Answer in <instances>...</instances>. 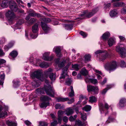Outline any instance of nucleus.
Returning <instances> with one entry per match:
<instances>
[{"mask_svg":"<svg viewBox=\"0 0 126 126\" xmlns=\"http://www.w3.org/2000/svg\"><path fill=\"white\" fill-rule=\"evenodd\" d=\"M41 25L43 30L46 34L49 33L51 31V29L48 25L42 21L41 22Z\"/></svg>","mask_w":126,"mask_h":126,"instance_id":"7","label":"nucleus"},{"mask_svg":"<svg viewBox=\"0 0 126 126\" xmlns=\"http://www.w3.org/2000/svg\"><path fill=\"white\" fill-rule=\"evenodd\" d=\"M24 22V21L23 19H20L18 20V23L19 25H21Z\"/></svg>","mask_w":126,"mask_h":126,"instance_id":"58","label":"nucleus"},{"mask_svg":"<svg viewBox=\"0 0 126 126\" xmlns=\"http://www.w3.org/2000/svg\"><path fill=\"white\" fill-rule=\"evenodd\" d=\"M80 113L81 117L82 119L84 121L86 120L87 119L86 114L85 113Z\"/></svg>","mask_w":126,"mask_h":126,"instance_id":"39","label":"nucleus"},{"mask_svg":"<svg viewBox=\"0 0 126 126\" xmlns=\"http://www.w3.org/2000/svg\"><path fill=\"white\" fill-rule=\"evenodd\" d=\"M110 35V34L109 32H106L103 34L101 37L103 40H106L108 39Z\"/></svg>","mask_w":126,"mask_h":126,"instance_id":"19","label":"nucleus"},{"mask_svg":"<svg viewBox=\"0 0 126 126\" xmlns=\"http://www.w3.org/2000/svg\"><path fill=\"white\" fill-rule=\"evenodd\" d=\"M119 104L120 107H122L125 106L126 105V99L124 98L121 99Z\"/></svg>","mask_w":126,"mask_h":126,"instance_id":"13","label":"nucleus"},{"mask_svg":"<svg viewBox=\"0 0 126 126\" xmlns=\"http://www.w3.org/2000/svg\"><path fill=\"white\" fill-rule=\"evenodd\" d=\"M18 55L17 52L15 50L12 51L10 54V56L13 58H14L17 56Z\"/></svg>","mask_w":126,"mask_h":126,"instance_id":"33","label":"nucleus"},{"mask_svg":"<svg viewBox=\"0 0 126 126\" xmlns=\"http://www.w3.org/2000/svg\"><path fill=\"white\" fill-rule=\"evenodd\" d=\"M43 75L46 78L49 77L52 81H54L55 80V78L54 76V73L52 72V70L50 68L45 71L44 72V75Z\"/></svg>","mask_w":126,"mask_h":126,"instance_id":"4","label":"nucleus"},{"mask_svg":"<svg viewBox=\"0 0 126 126\" xmlns=\"http://www.w3.org/2000/svg\"><path fill=\"white\" fill-rule=\"evenodd\" d=\"M99 106H100L101 109L102 110L103 109H102L103 106L107 110L108 109L109 107V106L107 103H105L104 106L102 103H100V104H99Z\"/></svg>","mask_w":126,"mask_h":126,"instance_id":"28","label":"nucleus"},{"mask_svg":"<svg viewBox=\"0 0 126 126\" xmlns=\"http://www.w3.org/2000/svg\"><path fill=\"white\" fill-rule=\"evenodd\" d=\"M5 53L3 52V50L0 49V56H3L4 55Z\"/></svg>","mask_w":126,"mask_h":126,"instance_id":"61","label":"nucleus"},{"mask_svg":"<svg viewBox=\"0 0 126 126\" xmlns=\"http://www.w3.org/2000/svg\"><path fill=\"white\" fill-rule=\"evenodd\" d=\"M13 82L14 84L13 86L15 87H17L18 86L19 82L17 81H16L15 80H13Z\"/></svg>","mask_w":126,"mask_h":126,"instance_id":"56","label":"nucleus"},{"mask_svg":"<svg viewBox=\"0 0 126 126\" xmlns=\"http://www.w3.org/2000/svg\"><path fill=\"white\" fill-rule=\"evenodd\" d=\"M123 45L120 44L116 47V50L122 58L126 57V48L122 47Z\"/></svg>","mask_w":126,"mask_h":126,"instance_id":"2","label":"nucleus"},{"mask_svg":"<svg viewBox=\"0 0 126 126\" xmlns=\"http://www.w3.org/2000/svg\"><path fill=\"white\" fill-rule=\"evenodd\" d=\"M58 124V122L56 120H55L51 123V126H55Z\"/></svg>","mask_w":126,"mask_h":126,"instance_id":"49","label":"nucleus"},{"mask_svg":"<svg viewBox=\"0 0 126 126\" xmlns=\"http://www.w3.org/2000/svg\"><path fill=\"white\" fill-rule=\"evenodd\" d=\"M12 44H12L11 45H12ZM12 46V45H11V46H9L8 45H5L4 47V49L5 50L7 51L11 47V46Z\"/></svg>","mask_w":126,"mask_h":126,"instance_id":"53","label":"nucleus"},{"mask_svg":"<svg viewBox=\"0 0 126 126\" xmlns=\"http://www.w3.org/2000/svg\"><path fill=\"white\" fill-rule=\"evenodd\" d=\"M36 16L38 17L39 18L42 17V16L41 14L39 13H36Z\"/></svg>","mask_w":126,"mask_h":126,"instance_id":"64","label":"nucleus"},{"mask_svg":"<svg viewBox=\"0 0 126 126\" xmlns=\"http://www.w3.org/2000/svg\"><path fill=\"white\" fill-rule=\"evenodd\" d=\"M69 101L67 102V103L69 104H71L73 103L75 101V100L74 98H72L70 100H68Z\"/></svg>","mask_w":126,"mask_h":126,"instance_id":"52","label":"nucleus"},{"mask_svg":"<svg viewBox=\"0 0 126 126\" xmlns=\"http://www.w3.org/2000/svg\"><path fill=\"white\" fill-rule=\"evenodd\" d=\"M87 89L88 92H93L94 94H97L98 92L99 89L97 86L89 85L87 86Z\"/></svg>","mask_w":126,"mask_h":126,"instance_id":"9","label":"nucleus"},{"mask_svg":"<svg viewBox=\"0 0 126 126\" xmlns=\"http://www.w3.org/2000/svg\"><path fill=\"white\" fill-rule=\"evenodd\" d=\"M32 31L33 33H36L38 31V25L37 23L35 24L32 27Z\"/></svg>","mask_w":126,"mask_h":126,"instance_id":"17","label":"nucleus"},{"mask_svg":"<svg viewBox=\"0 0 126 126\" xmlns=\"http://www.w3.org/2000/svg\"><path fill=\"white\" fill-rule=\"evenodd\" d=\"M117 66L116 62L113 61L106 64L105 65V68L110 71H113L116 68Z\"/></svg>","mask_w":126,"mask_h":126,"instance_id":"6","label":"nucleus"},{"mask_svg":"<svg viewBox=\"0 0 126 126\" xmlns=\"http://www.w3.org/2000/svg\"><path fill=\"white\" fill-rule=\"evenodd\" d=\"M9 7L12 11L17 12L18 10V6L16 2L13 0L10 1Z\"/></svg>","mask_w":126,"mask_h":126,"instance_id":"8","label":"nucleus"},{"mask_svg":"<svg viewBox=\"0 0 126 126\" xmlns=\"http://www.w3.org/2000/svg\"><path fill=\"white\" fill-rule=\"evenodd\" d=\"M78 65L77 64H72V67L74 69L78 71L79 70Z\"/></svg>","mask_w":126,"mask_h":126,"instance_id":"44","label":"nucleus"},{"mask_svg":"<svg viewBox=\"0 0 126 126\" xmlns=\"http://www.w3.org/2000/svg\"><path fill=\"white\" fill-rule=\"evenodd\" d=\"M28 13L29 15L31 16H36V12L33 10L30 9L28 11Z\"/></svg>","mask_w":126,"mask_h":126,"instance_id":"24","label":"nucleus"},{"mask_svg":"<svg viewBox=\"0 0 126 126\" xmlns=\"http://www.w3.org/2000/svg\"><path fill=\"white\" fill-rule=\"evenodd\" d=\"M72 80L71 79L68 78L65 81L66 84L68 86H70L71 84Z\"/></svg>","mask_w":126,"mask_h":126,"instance_id":"41","label":"nucleus"},{"mask_svg":"<svg viewBox=\"0 0 126 126\" xmlns=\"http://www.w3.org/2000/svg\"><path fill=\"white\" fill-rule=\"evenodd\" d=\"M68 68V66H66L63 69L62 73L61 75L60 78H64L67 75V70Z\"/></svg>","mask_w":126,"mask_h":126,"instance_id":"12","label":"nucleus"},{"mask_svg":"<svg viewBox=\"0 0 126 126\" xmlns=\"http://www.w3.org/2000/svg\"><path fill=\"white\" fill-rule=\"evenodd\" d=\"M63 122L66 123L68 121V118L66 116H64L63 118Z\"/></svg>","mask_w":126,"mask_h":126,"instance_id":"59","label":"nucleus"},{"mask_svg":"<svg viewBox=\"0 0 126 126\" xmlns=\"http://www.w3.org/2000/svg\"><path fill=\"white\" fill-rule=\"evenodd\" d=\"M91 56L90 55H86L84 56L85 60L86 61H90L91 60Z\"/></svg>","mask_w":126,"mask_h":126,"instance_id":"38","label":"nucleus"},{"mask_svg":"<svg viewBox=\"0 0 126 126\" xmlns=\"http://www.w3.org/2000/svg\"><path fill=\"white\" fill-rule=\"evenodd\" d=\"M96 98L94 96H92L89 97V101L90 102H96Z\"/></svg>","mask_w":126,"mask_h":126,"instance_id":"29","label":"nucleus"},{"mask_svg":"<svg viewBox=\"0 0 126 126\" xmlns=\"http://www.w3.org/2000/svg\"><path fill=\"white\" fill-rule=\"evenodd\" d=\"M98 11L97 8L93 9L90 12L86 11L79 14V16H80L84 17V18H89L92 16L97 12Z\"/></svg>","mask_w":126,"mask_h":126,"instance_id":"3","label":"nucleus"},{"mask_svg":"<svg viewBox=\"0 0 126 126\" xmlns=\"http://www.w3.org/2000/svg\"><path fill=\"white\" fill-rule=\"evenodd\" d=\"M107 90L108 89H107V88H106L102 90L101 92L102 94L103 95L105 94L107 91Z\"/></svg>","mask_w":126,"mask_h":126,"instance_id":"60","label":"nucleus"},{"mask_svg":"<svg viewBox=\"0 0 126 126\" xmlns=\"http://www.w3.org/2000/svg\"><path fill=\"white\" fill-rule=\"evenodd\" d=\"M68 96L70 97L74 96H75L74 92H70L68 93Z\"/></svg>","mask_w":126,"mask_h":126,"instance_id":"57","label":"nucleus"},{"mask_svg":"<svg viewBox=\"0 0 126 126\" xmlns=\"http://www.w3.org/2000/svg\"><path fill=\"white\" fill-rule=\"evenodd\" d=\"M69 98L68 97L62 98L58 97L57 98L56 100L58 102H65L69 100Z\"/></svg>","mask_w":126,"mask_h":126,"instance_id":"18","label":"nucleus"},{"mask_svg":"<svg viewBox=\"0 0 126 126\" xmlns=\"http://www.w3.org/2000/svg\"><path fill=\"white\" fill-rule=\"evenodd\" d=\"M6 61L5 60L3 59H0V68L1 67V65L4 63H6Z\"/></svg>","mask_w":126,"mask_h":126,"instance_id":"51","label":"nucleus"},{"mask_svg":"<svg viewBox=\"0 0 126 126\" xmlns=\"http://www.w3.org/2000/svg\"><path fill=\"white\" fill-rule=\"evenodd\" d=\"M80 73L83 75L85 76L88 75V72L85 68H83L80 71Z\"/></svg>","mask_w":126,"mask_h":126,"instance_id":"30","label":"nucleus"},{"mask_svg":"<svg viewBox=\"0 0 126 126\" xmlns=\"http://www.w3.org/2000/svg\"><path fill=\"white\" fill-rule=\"evenodd\" d=\"M39 85H38L37 82H33L32 84V85L33 87L34 88L37 87H39Z\"/></svg>","mask_w":126,"mask_h":126,"instance_id":"54","label":"nucleus"},{"mask_svg":"<svg viewBox=\"0 0 126 126\" xmlns=\"http://www.w3.org/2000/svg\"><path fill=\"white\" fill-rule=\"evenodd\" d=\"M6 124L8 126H16V124L14 122L9 121H6Z\"/></svg>","mask_w":126,"mask_h":126,"instance_id":"26","label":"nucleus"},{"mask_svg":"<svg viewBox=\"0 0 126 126\" xmlns=\"http://www.w3.org/2000/svg\"><path fill=\"white\" fill-rule=\"evenodd\" d=\"M39 65L42 68H47L49 67V64L47 63L43 62L40 63Z\"/></svg>","mask_w":126,"mask_h":126,"instance_id":"20","label":"nucleus"},{"mask_svg":"<svg viewBox=\"0 0 126 126\" xmlns=\"http://www.w3.org/2000/svg\"><path fill=\"white\" fill-rule=\"evenodd\" d=\"M79 34L82 36L83 38L86 37L87 34V33L84 32L82 31H81L79 32Z\"/></svg>","mask_w":126,"mask_h":126,"instance_id":"46","label":"nucleus"},{"mask_svg":"<svg viewBox=\"0 0 126 126\" xmlns=\"http://www.w3.org/2000/svg\"><path fill=\"white\" fill-rule=\"evenodd\" d=\"M49 52H45L43 54L42 59L46 61H51L52 60L53 58V56L50 57L49 56Z\"/></svg>","mask_w":126,"mask_h":126,"instance_id":"11","label":"nucleus"},{"mask_svg":"<svg viewBox=\"0 0 126 126\" xmlns=\"http://www.w3.org/2000/svg\"><path fill=\"white\" fill-rule=\"evenodd\" d=\"M10 1L7 0H4L1 4V7L3 8H6L8 5H9Z\"/></svg>","mask_w":126,"mask_h":126,"instance_id":"16","label":"nucleus"},{"mask_svg":"<svg viewBox=\"0 0 126 126\" xmlns=\"http://www.w3.org/2000/svg\"><path fill=\"white\" fill-rule=\"evenodd\" d=\"M40 99L44 102L47 101V102H48V101L51 100V99L47 96H45L41 97Z\"/></svg>","mask_w":126,"mask_h":126,"instance_id":"23","label":"nucleus"},{"mask_svg":"<svg viewBox=\"0 0 126 126\" xmlns=\"http://www.w3.org/2000/svg\"><path fill=\"white\" fill-rule=\"evenodd\" d=\"M95 54H99V58L101 61L105 60L108 55L106 51H104L100 50H99L95 53Z\"/></svg>","mask_w":126,"mask_h":126,"instance_id":"5","label":"nucleus"},{"mask_svg":"<svg viewBox=\"0 0 126 126\" xmlns=\"http://www.w3.org/2000/svg\"><path fill=\"white\" fill-rule=\"evenodd\" d=\"M53 50L56 53L61 52V50L59 47H55L53 48Z\"/></svg>","mask_w":126,"mask_h":126,"instance_id":"40","label":"nucleus"},{"mask_svg":"<svg viewBox=\"0 0 126 126\" xmlns=\"http://www.w3.org/2000/svg\"><path fill=\"white\" fill-rule=\"evenodd\" d=\"M0 76L1 80H0V85H3L4 83L5 75L3 71H1L0 73Z\"/></svg>","mask_w":126,"mask_h":126,"instance_id":"15","label":"nucleus"},{"mask_svg":"<svg viewBox=\"0 0 126 126\" xmlns=\"http://www.w3.org/2000/svg\"><path fill=\"white\" fill-rule=\"evenodd\" d=\"M37 19L34 18H32L30 19L29 21V23L30 24H32L33 23L37 21Z\"/></svg>","mask_w":126,"mask_h":126,"instance_id":"37","label":"nucleus"},{"mask_svg":"<svg viewBox=\"0 0 126 126\" xmlns=\"http://www.w3.org/2000/svg\"><path fill=\"white\" fill-rule=\"evenodd\" d=\"M75 126H82L83 125V124L82 122L80 120H78L76 121L75 122Z\"/></svg>","mask_w":126,"mask_h":126,"instance_id":"35","label":"nucleus"},{"mask_svg":"<svg viewBox=\"0 0 126 126\" xmlns=\"http://www.w3.org/2000/svg\"><path fill=\"white\" fill-rule=\"evenodd\" d=\"M61 105L59 103L56 104L55 106V107L56 109H61Z\"/></svg>","mask_w":126,"mask_h":126,"instance_id":"55","label":"nucleus"},{"mask_svg":"<svg viewBox=\"0 0 126 126\" xmlns=\"http://www.w3.org/2000/svg\"><path fill=\"white\" fill-rule=\"evenodd\" d=\"M113 5L114 6L116 7H122L125 6V3L123 2H118L114 3Z\"/></svg>","mask_w":126,"mask_h":126,"instance_id":"21","label":"nucleus"},{"mask_svg":"<svg viewBox=\"0 0 126 126\" xmlns=\"http://www.w3.org/2000/svg\"><path fill=\"white\" fill-rule=\"evenodd\" d=\"M47 123L45 122L41 121L39 122V126H47Z\"/></svg>","mask_w":126,"mask_h":126,"instance_id":"42","label":"nucleus"},{"mask_svg":"<svg viewBox=\"0 0 126 126\" xmlns=\"http://www.w3.org/2000/svg\"><path fill=\"white\" fill-rule=\"evenodd\" d=\"M110 14L111 17H113L116 16L117 14V11L114 9L110 12Z\"/></svg>","mask_w":126,"mask_h":126,"instance_id":"27","label":"nucleus"},{"mask_svg":"<svg viewBox=\"0 0 126 126\" xmlns=\"http://www.w3.org/2000/svg\"><path fill=\"white\" fill-rule=\"evenodd\" d=\"M25 124L27 125L28 126L31 124V123L29 121L27 120L24 121Z\"/></svg>","mask_w":126,"mask_h":126,"instance_id":"63","label":"nucleus"},{"mask_svg":"<svg viewBox=\"0 0 126 126\" xmlns=\"http://www.w3.org/2000/svg\"><path fill=\"white\" fill-rule=\"evenodd\" d=\"M115 43V40L112 38H110L108 40V44L110 47L111 46Z\"/></svg>","mask_w":126,"mask_h":126,"instance_id":"22","label":"nucleus"},{"mask_svg":"<svg viewBox=\"0 0 126 126\" xmlns=\"http://www.w3.org/2000/svg\"><path fill=\"white\" fill-rule=\"evenodd\" d=\"M66 114L68 116H69L72 115L74 112L73 110L70 108H68L66 111Z\"/></svg>","mask_w":126,"mask_h":126,"instance_id":"31","label":"nucleus"},{"mask_svg":"<svg viewBox=\"0 0 126 126\" xmlns=\"http://www.w3.org/2000/svg\"><path fill=\"white\" fill-rule=\"evenodd\" d=\"M114 119L112 118H110V117H109L108 120L106 122V123L108 124L110 123V122H112L113 121Z\"/></svg>","mask_w":126,"mask_h":126,"instance_id":"48","label":"nucleus"},{"mask_svg":"<svg viewBox=\"0 0 126 126\" xmlns=\"http://www.w3.org/2000/svg\"><path fill=\"white\" fill-rule=\"evenodd\" d=\"M7 115V113L5 111L1 112L0 113V118L6 116Z\"/></svg>","mask_w":126,"mask_h":126,"instance_id":"43","label":"nucleus"},{"mask_svg":"<svg viewBox=\"0 0 126 126\" xmlns=\"http://www.w3.org/2000/svg\"><path fill=\"white\" fill-rule=\"evenodd\" d=\"M41 20L45 22L49 23L51 21L50 18H41Z\"/></svg>","mask_w":126,"mask_h":126,"instance_id":"36","label":"nucleus"},{"mask_svg":"<svg viewBox=\"0 0 126 126\" xmlns=\"http://www.w3.org/2000/svg\"><path fill=\"white\" fill-rule=\"evenodd\" d=\"M122 13L123 14H126V6L122 8L121 10Z\"/></svg>","mask_w":126,"mask_h":126,"instance_id":"50","label":"nucleus"},{"mask_svg":"<svg viewBox=\"0 0 126 126\" xmlns=\"http://www.w3.org/2000/svg\"><path fill=\"white\" fill-rule=\"evenodd\" d=\"M73 25L72 24H66L63 25V27L67 30H71L72 28Z\"/></svg>","mask_w":126,"mask_h":126,"instance_id":"14","label":"nucleus"},{"mask_svg":"<svg viewBox=\"0 0 126 126\" xmlns=\"http://www.w3.org/2000/svg\"><path fill=\"white\" fill-rule=\"evenodd\" d=\"M87 80L90 82L94 84H95L97 83V79H86L85 80L87 82Z\"/></svg>","mask_w":126,"mask_h":126,"instance_id":"25","label":"nucleus"},{"mask_svg":"<svg viewBox=\"0 0 126 126\" xmlns=\"http://www.w3.org/2000/svg\"><path fill=\"white\" fill-rule=\"evenodd\" d=\"M31 76L33 78H36L41 81L45 80V82L46 84L45 85L44 89L46 94L52 97L54 96V90L51 86L49 85L48 80L46 79L47 78L45 77L38 71H36L32 73Z\"/></svg>","mask_w":126,"mask_h":126,"instance_id":"1","label":"nucleus"},{"mask_svg":"<svg viewBox=\"0 0 126 126\" xmlns=\"http://www.w3.org/2000/svg\"><path fill=\"white\" fill-rule=\"evenodd\" d=\"M6 16L8 20L10 21H11L12 19L15 17V15L14 13L9 10L6 12Z\"/></svg>","mask_w":126,"mask_h":126,"instance_id":"10","label":"nucleus"},{"mask_svg":"<svg viewBox=\"0 0 126 126\" xmlns=\"http://www.w3.org/2000/svg\"><path fill=\"white\" fill-rule=\"evenodd\" d=\"M120 66L122 67H126V64L124 61L122 60L121 61Z\"/></svg>","mask_w":126,"mask_h":126,"instance_id":"47","label":"nucleus"},{"mask_svg":"<svg viewBox=\"0 0 126 126\" xmlns=\"http://www.w3.org/2000/svg\"><path fill=\"white\" fill-rule=\"evenodd\" d=\"M49 105V102H44L43 103H41L40 104V106L41 108H45L48 105Z\"/></svg>","mask_w":126,"mask_h":126,"instance_id":"32","label":"nucleus"},{"mask_svg":"<svg viewBox=\"0 0 126 126\" xmlns=\"http://www.w3.org/2000/svg\"><path fill=\"white\" fill-rule=\"evenodd\" d=\"M91 108V106L88 105H86L84 107L82 108V110H85L86 111H90Z\"/></svg>","mask_w":126,"mask_h":126,"instance_id":"34","label":"nucleus"},{"mask_svg":"<svg viewBox=\"0 0 126 126\" xmlns=\"http://www.w3.org/2000/svg\"><path fill=\"white\" fill-rule=\"evenodd\" d=\"M65 64V63L63 60L62 62H60L58 64V66L60 68L63 67L64 66Z\"/></svg>","mask_w":126,"mask_h":126,"instance_id":"45","label":"nucleus"},{"mask_svg":"<svg viewBox=\"0 0 126 126\" xmlns=\"http://www.w3.org/2000/svg\"><path fill=\"white\" fill-rule=\"evenodd\" d=\"M63 113V111L61 110H59L58 111V116L59 117H62V115Z\"/></svg>","mask_w":126,"mask_h":126,"instance_id":"62","label":"nucleus"}]
</instances>
